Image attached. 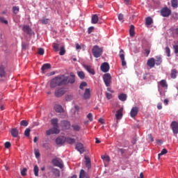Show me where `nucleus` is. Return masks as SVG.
<instances>
[{"instance_id": "nucleus-23", "label": "nucleus", "mask_w": 178, "mask_h": 178, "mask_svg": "<svg viewBox=\"0 0 178 178\" xmlns=\"http://www.w3.org/2000/svg\"><path fill=\"white\" fill-rule=\"evenodd\" d=\"M161 86L163 88H168V83L166 80L162 79L161 81L159 82V87Z\"/></svg>"}, {"instance_id": "nucleus-63", "label": "nucleus", "mask_w": 178, "mask_h": 178, "mask_svg": "<svg viewBox=\"0 0 178 178\" xmlns=\"http://www.w3.org/2000/svg\"><path fill=\"white\" fill-rule=\"evenodd\" d=\"M145 52L146 54V56H148V55H149L150 52H151V50L148 49H146L145 50Z\"/></svg>"}, {"instance_id": "nucleus-58", "label": "nucleus", "mask_w": 178, "mask_h": 178, "mask_svg": "<svg viewBox=\"0 0 178 178\" xmlns=\"http://www.w3.org/2000/svg\"><path fill=\"white\" fill-rule=\"evenodd\" d=\"M106 97L107 99H112V94L111 93L106 92Z\"/></svg>"}, {"instance_id": "nucleus-59", "label": "nucleus", "mask_w": 178, "mask_h": 178, "mask_svg": "<svg viewBox=\"0 0 178 178\" xmlns=\"http://www.w3.org/2000/svg\"><path fill=\"white\" fill-rule=\"evenodd\" d=\"M92 31H94V26L89 27L88 29V34H91Z\"/></svg>"}, {"instance_id": "nucleus-21", "label": "nucleus", "mask_w": 178, "mask_h": 178, "mask_svg": "<svg viewBox=\"0 0 178 178\" xmlns=\"http://www.w3.org/2000/svg\"><path fill=\"white\" fill-rule=\"evenodd\" d=\"M68 82L70 84H73L74 81H76V76L74 75V73L71 72L70 73V76L67 78Z\"/></svg>"}, {"instance_id": "nucleus-16", "label": "nucleus", "mask_w": 178, "mask_h": 178, "mask_svg": "<svg viewBox=\"0 0 178 178\" xmlns=\"http://www.w3.org/2000/svg\"><path fill=\"white\" fill-rule=\"evenodd\" d=\"M115 118L117 120H120V119L123 118V108H120L118 111H117L115 113Z\"/></svg>"}, {"instance_id": "nucleus-11", "label": "nucleus", "mask_w": 178, "mask_h": 178, "mask_svg": "<svg viewBox=\"0 0 178 178\" xmlns=\"http://www.w3.org/2000/svg\"><path fill=\"white\" fill-rule=\"evenodd\" d=\"M22 30L24 33H26V34H28L29 35H33V29H31L29 25H24Z\"/></svg>"}, {"instance_id": "nucleus-57", "label": "nucleus", "mask_w": 178, "mask_h": 178, "mask_svg": "<svg viewBox=\"0 0 178 178\" xmlns=\"http://www.w3.org/2000/svg\"><path fill=\"white\" fill-rule=\"evenodd\" d=\"M175 54H178V44L173 45Z\"/></svg>"}, {"instance_id": "nucleus-41", "label": "nucleus", "mask_w": 178, "mask_h": 178, "mask_svg": "<svg viewBox=\"0 0 178 178\" xmlns=\"http://www.w3.org/2000/svg\"><path fill=\"white\" fill-rule=\"evenodd\" d=\"M52 47L56 51V52H58V51H59V44L53 43Z\"/></svg>"}, {"instance_id": "nucleus-60", "label": "nucleus", "mask_w": 178, "mask_h": 178, "mask_svg": "<svg viewBox=\"0 0 178 178\" xmlns=\"http://www.w3.org/2000/svg\"><path fill=\"white\" fill-rule=\"evenodd\" d=\"M172 18L174 19V20H177V19H178V15H177V13H174L172 14Z\"/></svg>"}, {"instance_id": "nucleus-28", "label": "nucleus", "mask_w": 178, "mask_h": 178, "mask_svg": "<svg viewBox=\"0 0 178 178\" xmlns=\"http://www.w3.org/2000/svg\"><path fill=\"white\" fill-rule=\"evenodd\" d=\"M10 133L14 138H16L17 136H19V131L16 128L12 129Z\"/></svg>"}, {"instance_id": "nucleus-9", "label": "nucleus", "mask_w": 178, "mask_h": 178, "mask_svg": "<svg viewBox=\"0 0 178 178\" xmlns=\"http://www.w3.org/2000/svg\"><path fill=\"white\" fill-rule=\"evenodd\" d=\"M65 92L66 91L63 90V88H58L55 90L54 95L55 97H57V98H59L63 95H65Z\"/></svg>"}, {"instance_id": "nucleus-56", "label": "nucleus", "mask_w": 178, "mask_h": 178, "mask_svg": "<svg viewBox=\"0 0 178 178\" xmlns=\"http://www.w3.org/2000/svg\"><path fill=\"white\" fill-rule=\"evenodd\" d=\"M87 118L90 122H92V113H89L87 115Z\"/></svg>"}, {"instance_id": "nucleus-42", "label": "nucleus", "mask_w": 178, "mask_h": 178, "mask_svg": "<svg viewBox=\"0 0 178 178\" xmlns=\"http://www.w3.org/2000/svg\"><path fill=\"white\" fill-rule=\"evenodd\" d=\"M165 154H168V149H163L161 152L158 154L159 159V158H161V156H162V155H165Z\"/></svg>"}, {"instance_id": "nucleus-50", "label": "nucleus", "mask_w": 178, "mask_h": 178, "mask_svg": "<svg viewBox=\"0 0 178 178\" xmlns=\"http://www.w3.org/2000/svg\"><path fill=\"white\" fill-rule=\"evenodd\" d=\"M27 168H24L22 169V170L21 171V175L22 176H26L27 175Z\"/></svg>"}, {"instance_id": "nucleus-40", "label": "nucleus", "mask_w": 178, "mask_h": 178, "mask_svg": "<svg viewBox=\"0 0 178 178\" xmlns=\"http://www.w3.org/2000/svg\"><path fill=\"white\" fill-rule=\"evenodd\" d=\"M65 54H66V50L65 49V47L63 46L60 49L59 55L63 56V55H65Z\"/></svg>"}, {"instance_id": "nucleus-62", "label": "nucleus", "mask_w": 178, "mask_h": 178, "mask_svg": "<svg viewBox=\"0 0 178 178\" xmlns=\"http://www.w3.org/2000/svg\"><path fill=\"white\" fill-rule=\"evenodd\" d=\"M49 19H44L42 20V24H47L48 22H49Z\"/></svg>"}, {"instance_id": "nucleus-18", "label": "nucleus", "mask_w": 178, "mask_h": 178, "mask_svg": "<svg viewBox=\"0 0 178 178\" xmlns=\"http://www.w3.org/2000/svg\"><path fill=\"white\" fill-rule=\"evenodd\" d=\"M58 86H59V83H58V80L56 79V78L51 79V81H50L51 88H55Z\"/></svg>"}, {"instance_id": "nucleus-51", "label": "nucleus", "mask_w": 178, "mask_h": 178, "mask_svg": "<svg viewBox=\"0 0 178 178\" xmlns=\"http://www.w3.org/2000/svg\"><path fill=\"white\" fill-rule=\"evenodd\" d=\"M44 52L45 51H44V49H42V48H39L38 50V53L39 55H44Z\"/></svg>"}, {"instance_id": "nucleus-25", "label": "nucleus", "mask_w": 178, "mask_h": 178, "mask_svg": "<svg viewBox=\"0 0 178 178\" xmlns=\"http://www.w3.org/2000/svg\"><path fill=\"white\" fill-rule=\"evenodd\" d=\"M86 160V166L88 168V170L91 169V160L88 157H85Z\"/></svg>"}, {"instance_id": "nucleus-19", "label": "nucleus", "mask_w": 178, "mask_h": 178, "mask_svg": "<svg viewBox=\"0 0 178 178\" xmlns=\"http://www.w3.org/2000/svg\"><path fill=\"white\" fill-rule=\"evenodd\" d=\"M54 110L56 112H57V113H63V112H65L62 106L59 104H56L54 106Z\"/></svg>"}, {"instance_id": "nucleus-48", "label": "nucleus", "mask_w": 178, "mask_h": 178, "mask_svg": "<svg viewBox=\"0 0 178 178\" xmlns=\"http://www.w3.org/2000/svg\"><path fill=\"white\" fill-rule=\"evenodd\" d=\"M13 13H15V15H17V13H19V7L17 6H14L13 8Z\"/></svg>"}, {"instance_id": "nucleus-36", "label": "nucleus", "mask_w": 178, "mask_h": 178, "mask_svg": "<svg viewBox=\"0 0 178 178\" xmlns=\"http://www.w3.org/2000/svg\"><path fill=\"white\" fill-rule=\"evenodd\" d=\"M129 34L131 37H134L136 33L134 32V26L131 25L130 29H129Z\"/></svg>"}, {"instance_id": "nucleus-55", "label": "nucleus", "mask_w": 178, "mask_h": 178, "mask_svg": "<svg viewBox=\"0 0 178 178\" xmlns=\"http://www.w3.org/2000/svg\"><path fill=\"white\" fill-rule=\"evenodd\" d=\"M12 144L10 142H6L4 143L5 148H10Z\"/></svg>"}, {"instance_id": "nucleus-24", "label": "nucleus", "mask_w": 178, "mask_h": 178, "mask_svg": "<svg viewBox=\"0 0 178 178\" xmlns=\"http://www.w3.org/2000/svg\"><path fill=\"white\" fill-rule=\"evenodd\" d=\"M98 15L97 14H95L92 16L91 23L92 24H97L98 23Z\"/></svg>"}, {"instance_id": "nucleus-45", "label": "nucleus", "mask_w": 178, "mask_h": 178, "mask_svg": "<svg viewBox=\"0 0 178 178\" xmlns=\"http://www.w3.org/2000/svg\"><path fill=\"white\" fill-rule=\"evenodd\" d=\"M86 177V171L84 170H81L80 174H79V178H84Z\"/></svg>"}, {"instance_id": "nucleus-5", "label": "nucleus", "mask_w": 178, "mask_h": 178, "mask_svg": "<svg viewBox=\"0 0 178 178\" xmlns=\"http://www.w3.org/2000/svg\"><path fill=\"white\" fill-rule=\"evenodd\" d=\"M83 67L85 68V70H86V72L88 73H89L90 74H92V76H94V74H95V70H94V67H92V65H88L86 64H83Z\"/></svg>"}, {"instance_id": "nucleus-52", "label": "nucleus", "mask_w": 178, "mask_h": 178, "mask_svg": "<svg viewBox=\"0 0 178 178\" xmlns=\"http://www.w3.org/2000/svg\"><path fill=\"white\" fill-rule=\"evenodd\" d=\"M54 174L56 177H59L60 176V172L58 170H56L54 172Z\"/></svg>"}, {"instance_id": "nucleus-31", "label": "nucleus", "mask_w": 178, "mask_h": 178, "mask_svg": "<svg viewBox=\"0 0 178 178\" xmlns=\"http://www.w3.org/2000/svg\"><path fill=\"white\" fill-rule=\"evenodd\" d=\"M56 143L57 144V145H62V144L65 143V139H63V138H57L56 139Z\"/></svg>"}, {"instance_id": "nucleus-7", "label": "nucleus", "mask_w": 178, "mask_h": 178, "mask_svg": "<svg viewBox=\"0 0 178 178\" xmlns=\"http://www.w3.org/2000/svg\"><path fill=\"white\" fill-rule=\"evenodd\" d=\"M59 133H60V130H59V128L55 127L46 131L47 136H51V134H59Z\"/></svg>"}, {"instance_id": "nucleus-22", "label": "nucleus", "mask_w": 178, "mask_h": 178, "mask_svg": "<svg viewBox=\"0 0 178 178\" xmlns=\"http://www.w3.org/2000/svg\"><path fill=\"white\" fill-rule=\"evenodd\" d=\"M76 149L77 151H79L81 154H83L84 152V146L83 145V143H77L76 146Z\"/></svg>"}, {"instance_id": "nucleus-47", "label": "nucleus", "mask_w": 178, "mask_h": 178, "mask_svg": "<svg viewBox=\"0 0 178 178\" xmlns=\"http://www.w3.org/2000/svg\"><path fill=\"white\" fill-rule=\"evenodd\" d=\"M165 52L167 54V56H170V48H169V47H165Z\"/></svg>"}, {"instance_id": "nucleus-54", "label": "nucleus", "mask_w": 178, "mask_h": 178, "mask_svg": "<svg viewBox=\"0 0 178 178\" xmlns=\"http://www.w3.org/2000/svg\"><path fill=\"white\" fill-rule=\"evenodd\" d=\"M123 19H124V16L123 15V14H119L118 19L120 20V22H122L123 23Z\"/></svg>"}, {"instance_id": "nucleus-39", "label": "nucleus", "mask_w": 178, "mask_h": 178, "mask_svg": "<svg viewBox=\"0 0 178 178\" xmlns=\"http://www.w3.org/2000/svg\"><path fill=\"white\" fill-rule=\"evenodd\" d=\"M40 169L38 168V165H35L33 168L34 175L36 177H38V172Z\"/></svg>"}, {"instance_id": "nucleus-27", "label": "nucleus", "mask_w": 178, "mask_h": 178, "mask_svg": "<svg viewBox=\"0 0 178 178\" xmlns=\"http://www.w3.org/2000/svg\"><path fill=\"white\" fill-rule=\"evenodd\" d=\"M177 70L176 69H173L171 70V73H170V77L171 79H176V77H177Z\"/></svg>"}, {"instance_id": "nucleus-35", "label": "nucleus", "mask_w": 178, "mask_h": 178, "mask_svg": "<svg viewBox=\"0 0 178 178\" xmlns=\"http://www.w3.org/2000/svg\"><path fill=\"white\" fill-rule=\"evenodd\" d=\"M65 141L68 144H74V143H76V139L72 138H66Z\"/></svg>"}, {"instance_id": "nucleus-33", "label": "nucleus", "mask_w": 178, "mask_h": 178, "mask_svg": "<svg viewBox=\"0 0 178 178\" xmlns=\"http://www.w3.org/2000/svg\"><path fill=\"white\" fill-rule=\"evenodd\" d=\"M118 99H120V101L124 102L126 99H127V95H126V94L122 93L118 96Z\"/></svg>"}, {"instance_id": "nucleus-1", "label": "nucleus", "mask_w": 178, "mask_h": 178, "mask_svg": "<svg viewBox=\"0 0 178 178\" xmlns=\"http://www.w3.org/2000/svg\"><path fill=\"white\" fill-rule=\"evenodd\" d=\"M92 55L95 58H99L104 52V49L98 45H95L92 49Z\"/></svg>"}, {"instance_id": "nucleus-4", "label": "nucleus", "mask_w": 178, "mask_h": 178, "mask_svg": "<svg viewBox=\"0 0 178 178\" xmlns=\"http://www.w3.org/2000/svg\"><path fill=\"white\" fill-rule=\"evenodd\" d=\"M160 13L163 17H169L172 15V10L168 7L161 8Z\"/></svg>"}, {"instance_id": "nucleus-30", "label": "nucleus", "mask_w": 178, "mask_h": 178, "mask_svg": "<svg viewBox=\"0 0 178 178\" xmlns=\"http://www.w3.org/2000/svg\"><path fill=\"white\" fill-rule=\"evenodd\" d=\"M154 62L156 66H159V65L162 63V58L159 56H156V60H154Z\"/></svg>"}, {"instance_id": "nucleus-61", "label": "nucleus", "mask_w": 178, "mask_h": 178, "mask_svg": "<svg viewBox=\"0 0 178 178\" xmlns=\"http://www.w3.org/2000/svg\"><path fill=\"white\" fill-rule=\"evenodd\" d=\"M35 155L36 158H40V151H38V149L35 150Z\"/></svg>"}, {"instance_id": "nucleus-37", "label": "nucleus", "mask_w": 178, "mask_h": 178, "mask_svg": "<svg viewBox=\"0 0 178 178\" xmlns=\"http://www.w3.org/2000/svg\"><path fill=\"white\" fill-rule=\"evenodd\" d=\"M171 6H172L175 9L178 8V0H172L171 1Z\"/></svg>"}, {"instance_id": "nucleus-8", "label": "nucleus", "mask_w": 178, "mask_h": 178, "mask_svg": "<svg viewBox=\"0 0 178 178\" xmlns=\"http://www.w3.org/2000/svg\"><path fill=\"white\" fill-rule=\"evenodd\" d=\"M170 127L172 130L173 134H178V122L173 121L171 122Z\"/></svg>"}, {"instance_id": "nucleus-32", "label": "nucleus", "mask_w": 178, "mask_h": 178, "mask_svg": "<svg viewBox=\"0 0 178 178\" xmlns=\"http://www.w3.org/2000/svg\"><path fill=\"white\" fill-rule=\"evenodd\" d=\"M77 75L81 80H84L86 79V74H84V72L83 71L78 72Z\"/></svg>"}, {"instance_id": "nucleus-17", "label": "nucleus", "mask_w": 178, "mask_h": 178, "mask_svg": "<svg viewBox=\"0 0 178 178\" xmlns=\"http://www.w3.org/2000/svg\"><path fill=\"white\" fill-rule=\"evenodd\" d=\"M61 125L64 129H65V130H69V129H70V122L67 120L61 121Z\"/></svg>"}, {"instance_id": "nucleus-44", "label": "nucleus", "mask_w": 178, "mask_h": 178, "mask_svg": "<svg viewBox=\"0 0 178 178\" xmlns=\"http://www.w3.org/2000/svg\"><path fill=\"white\" fill-rule=\"evenodd\" d=\"M84 87H87V82L83 81L79 86L81 90H84Z\"/></svg>"}, {"instance_id": "nucleus-49", "label": "nucleus", "mask_w": 178, "mask_h": 178, "mask_svg": "<svg viewBox=\"0 0 178 178\" xmlns=\"http://www.w3.org/2000/svg\"><path fill=\"white\" fill-rule=\"evenodd\" d=\"M0 22L3 23V24H8V20L5 19V18L0 17Z\"/></svg>"}, {"instance_id": "nucleus-38", "label": "nucleus", "mask_w": 178, "mask_h": 178, "mask_svg": "<svg viewBox=\"0 0 178 178\" xmlns=\"http://www.w3.org/2000/svg\"><path fill=\"white\" fill-rule=\"evenodd\" d=\"M6 73L5 72V68L3 67H0V77H5Z\"/></svg>"}, {"instance_id": "nucleus-14", "label": "nucleus", "mask_w": 178, "mask_h": 178, "mask_svg": "<svg viewBox=\"0 0 178 178\" xmlns=\"http://www.w3.org/2000/svg\"><path fill=\"white\" fill-rule=\"evenodd\" d=\"M90 97H91V89L86 88L83 93V99H90Z\"/></svg>"}, {"instance_id": "nucleus-3", "label": "nucleus", "mask_w": 178, "mask_h": 178, "mask_svg": "<svg viewBox=\"0 0 178 178\" xmlns=\"http://www.w3.org/2000/svg\"><path fill=\"white\" fill-rule=\"evenodd\" d=\"M103 80L105 83L106 87H110L111 83H112V76H111V74L107 73L104 74L103 76Z\"/></svg>"}, {"instance_id": "nucleus-26", "label": "nucleus", "mask_w": 178, "mask_h": 178, "mask_svg": "<svg viewBox=\"0 0 178 178\" xmlns=\"http://www.w3.org/2000/svg\"><path fill=\"white\" fill-rule=\"evenodd\" d=\"M58 118H54L51 120V123L53 127L59 128V124H58Z\"/></svg>"}, {"instance_id": "nucleus-10", "label": "nucleus", "mask_w": 178, "mask_h": 178, "mask_svg": "<svg viewBox=\"0 0 178 178\" xmlns=\"http://www.w3.org/2000/svg\"><path fill=\"white\" fill-rule=\"evenodd\" d=\"M100 69L103 73H108L109 72V63H103L100 67Z\"/></svg>"}, {"instance_id": "nucleus-15", "label": "nucleus", "mask_w": 178, "mask_h": 178, "mask_svg": "<svg viewBox=\"0 0 178 178\" xmlns=\"http://www.w3.org/2000/svg\"><path fill=\"white\" fill-rule=\"evenodd\" d=\"M147 65L150 69L155 67V58H151L147 60Z\"/></svg>"}, {"instance_id": "nucleus-6", "label": "nucleus", "mask_w": 178, "mask_h": 178, "mask_svg": "<svg viewBox=\"0 0 178 178\" xmlns=\"http://www.w3.org/2000/svg\"><path fill=\"white\" fill-rule=\"evenodd\" d=\"M51 163L54 165V166H57L58 168H60V169H63V162L62 160L54 159L51 161Z\"/></svg>"}, {"instance_id": "nucleus-2", "label": "nucleus", "mask_w": 178, "mask_h": 178, "mask_svg": "<svg viewBox=\"0 0 178 178\" xmlns=\"http://www.w3.org/2000/svg\"><path fill=\"white\" fill-rule=\"evenodd\" d=\"M56 79L57 80V83H58V87L67 84V76L65 75H58L56 76Z\"/></svg>"}, {"instance_id": "nucleus-12", "label": "nucleus", "mask_w": 178, "mask_h": 178, "mask_svg": "<svg viewBox=\"0 0 178 178\" xmlns=\"http://www.w3.org/2000/svg\"><path fill=\"white\" fill-rule=\"evenodd\" d=\"M137 115H138V107L134 106L131 110L130 116L131 118H134Z\"/></svg>"}, {"instance_id": "nucleus-43", "label": "nucleus", "mask_w": 178, "mask_h": 178, "mask_svg": "<svg viewBox=\"0 0 178 178\" xmlns=\"http://www.w3.org/2000/svg\"><path fill=\"white\" fill-rule=\"evenodd\" d=\"M30 131H31V129H30V128H27L25 131H24V136L26 137H30Z\"/></svg>"}, {"instance_id": "nucleus-13", "label": "nucleus", "mask_w": 178, "mask_h": 178, "mask_svg": "<svg viewBox=\"0 0 178 178\" xmlns=\"http://www.w3.org/2000/svg\"><path fill=\"white\" fill-rule=\"evenodd\" d=\"M120 58L121 59L122 66H126L127 63L126 60L124 59V51H123V49L120 51Z\"/></svg>"}, {"instance_id": "nucleus-46", "label": "nucleus", "mask_w": 178, "mask_h": 178, "mask_svg": "<svg viewBox=\"0 0 178 178\" xmlns=\"http://www.w3.org/2000/svg\"><path fill=\"white\" fill-rule=\"evenodd\" d=\"M20 125L24 126V127H27V126H29V122H27L26 120H22L20 122Z\"/></svg>"}, {"instance_id": "nucleus-34", "label": "nucleus", "mask_w": 178, "mask_h": 178, "mask_svg": "<svg viewBox=\"0 0 178 178\" xmlns=\"http://www.w3.org/2000/svg\"><path fill=\"white\" fill-rule=\"evenodd\" d=\"M72 127L74 130V131H80L81 127H80V125L76 124H74L72 125Z\"/></svg>"}, {"instance_id": "nucleus-53", "label": "nucleus", "mask_w": 178, "mask_h": 178, "mask_svg": "<svg viewBox=\"0 0 178 178\" xmlns=\"http://www.w3.org/2000/svg\"><path fill=\"white\" fill-rule=\"evenodd\" d=\"M102 159H104L106 162H109V161H111L109 156H102Z\"/></svg>"}, {"instance_id": "nucleus-64", "label": "nucleus", "mask_w": 178, "mask_h": 178, "mask_svg": "<svg viewBox=\"0 0 178 178\" xmlns=\"http://www.w3.org/2000/svg\"><path fill=\"white\" fill-rule=\"evenodd\" d=\"M157 109H159V110L162 109V103H159L157 104Z\"/></svg>"}, {"instance_id": "nucleus-20", "label": "nucleus", "mask_w": 178, "mask_h": 178, "mask_svg": "<svg viewBox=\"0 0 178 178\" xmlns=\"http://www.w3.org/2000/svg\"><path fill=\"white\" fill-rule=\"evenodd\" d=\"M49 69H51V64L49 63L44 64L41 67L42 73L43 74L46 73L47 70Z\"/></svg>"}, {"instance_id": "nucleus-29", "label": "nucleus", "mask_w": 178, "mask_h": 178, "mask_svg": "<svg viewBox=\"0 0 178 178\" xmlns=\"http://www.w3.org/2000/svg\"><path fill=\"white\" fill-rule=\"evenodd\" d=\"M154 23V21L152 20V18L151 17H147L145 19V24L146 26H151Z\"/></svg>"}]
</instances>
